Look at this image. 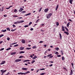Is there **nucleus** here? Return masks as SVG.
<instances>
[{
  "label": "nucleus",
  "instance_id": "nucleus-59",
  "mask_svg": "<svg viewBox=\"0 0 75 75\" xmlns=\"http://www.w3.org/2000/svg\"><path fill=\"white\" fill-rule=\"evenodd\" d=\"M49 62H50L51 63H54V62H52L51 61H50Z\"/></svg>",
  "mask_w": 75,
  "mask_h": 75
},
{
  "label": "nucleus",
  "instance_id": "nucleus-61",
  "mask_svg": "<svg viewBox=\"0 0 75 75\" xmlns=\"http://www.w3.org/2000/svg\"><path fill=\"white\" fill-rule=\"evenodd\" d=\"M14 24H17V23L16 22H15L14 23Z\"/></svg>",
  "mask_w": 75,
  "mask_h": 75
},
{
  "label": "nucleus",
  "instance_id": "nucleus-63",
  "mask_svg": "<svg viewBox=\"0 0 75 75\" xmlns=\"http://www.w3.org/2000/svg\"><path fill=\"white\" fill-rule=\"evenodd\" d=\"M6 8V9H7V10H8V9H9L10 8L9 7H8V8Z\"/></svg>",
  "mask_w": 75,
  "mask_h": 75
},
{
  "label": "nucleus",
  "instance_id": "nucleus-11",
  "mask_svg": "<svg viewBox=\"0 0 75 75\" xmlns=\"http://www.w3.org/2000/svg\"><path fill=\"white\" fill-rule=\"evenodd\" d=\"M5 62H6V61H3L0 64V65H3V64H5Z\"/></svg>",
  "mask_w": 75,
  "mask_h": 75
},
{
  "label": "nucleus",
  "instance_id": "nucleus-20",
  "mask_svg": "<svg viewBox=\"0 0 75 75\" xmlns=\"http://www.w3.org/2000/svg\"><path fill=\"white\" fill-rule=\"evenodd\" d=\"M25 52L22 51L19 52V54H23V53H24Z\"/></svg>",
  "mask_w": 75,
  "mask_h": 75
},
{
  "label": "nucleus",
  "instance_id": "nucleus-4",
  "mask_svg": "<svg viewBox=\"0 0 75 75\" xmlns=\"http://www.w3.org/2000/svg\"><path fill=\"white\" fill-rule=\"evenodd\" d=\"M17 23V24H19L20 23H24V21H18L16 22Z\"/></svg>",
  "mask_w": 75,
  "mask_h": 75
},
{
  "label": "nucleus",
  "instance_id": "nucleus-36",
  "mask_svg": "<svg viewBox=\"0 0 75 75\" xmlns=\"http://www.w3.org/2000/svg\"><path fill=\"white\" fill-rule=\"evenodd\" d=\"M31 24H32V22H30V23L29 24V25H31Z\"/></svg>",
  "mask_w": 75,
  "mask_h": 75
},
{
  "label": "nucleus",
  "instance_id": "nucleus-38",
  "mask_svg": "<svg viewBox=\"0 0 75 75\" xmlns=\"http://www.w3.org/2000/svg\"><path fill=\"white\" fill-rule=\"evenodd\" d=\"M1 11H3V8H4V7H1Z\"/></svg>",
  "mask_w": 75,
  "mask_h": 75
},
{
  "label": "nucleus",
  "instance_id": "nucleus-51",
  "mask_svg": "<svg viewBox=\"0 0 75 75\" xmlns=\"http://www.w3.org/2000/svg\"><path fill=\"white\" fill-rule=\"evenodd\" d=\"M66 30H67V32H68L69 31L68 30V28H66Z\"/></svg>",
  "mask_w": 75,
  "mask_h": 75
},
{
  "label": "nucleus",
  "instance_id": "nucleus-18",
  "mask_svg": "<svg viewBox=\"0 0 75 75\" xmlns=\"http://www.w3.org/2000/svg\"><path fill=\"white\" fill-rule=\"evenodd\" d=\"M31 47H27L26 48V50H31Z\"/></svg>",
  "mask_w": 75,
  "mask_h": 75
},
{
  "label": "nucleus",
  "instance_id": "nucleus-19",
  "mask_svg": "<svg viewBox=\"0 0 75 75\" xmlns=\"http://www.w3.org/2000/svg\"><path fill=\"white\" fill-rule=\"evenodd\" d=\"M31 13H28L25 15V16H28V15H31Z\"/></svg>",
  "mask_w": 75,
  "mask_h": 75
},
{
  "label": "nucleus",
  "instance_id": "nucleus-27",
  "mask_svg": "<svg viewBox=\"0 0 75 75\" xmlns=\"http://www.w3.org/2000/svg\"><path fill=\"white\" fill-rule=\"evenodd\" d=\"M68 23L67 24V27H69V23Z\"/></svg>",
  "mask_w": 75,
  "mask_h": 75
},
{
  "label": "nucleus",
  "instance_id": "nucleus-15",
  "mask_svg": "<svg viewBox=\"0 0 75 75\" xmlns=\"http://www.w3.org/2000/svg\"><path fill=\"white\" fill-rule=\"evenodd\" d=\"M72 74H73V71H72V70H71V72L70 74V75H72Z\"/></svg>",
  "mask_w": 75,
  "mask_h": 75
},
{
  "label": "nucleus",
  "instance_id": "nucleus-13",
  "mask_svg": "<svg viewBox=\"0 0 75 75\" xmlns=\"http://www.w3.org/2000/svg\"><path fill=\"white\" fill-rule=\"evenodd\" d=\"M18 75H24V73H18Z\"/></svg>",
  "mask_w": 75,
  "mask_h": 75
},
{
  "label": "nucleus",
  "instance_id": "nucleus-6",
  "mask_svg": "<svg viewBox=\"0 0 75 75\" xmlns=\"http://www.w3.org/2000/svg\"><path fill=\"white\" fill-rule=\"evenodd\" d=\"M24 49V47H19V50H23Z\"/></svg>",
  "mask_w": 75,
  "mask_h": 75
},
{
  "label": "nucleus",
  "instance_id": "nucleus-52",
  "mask_svg": "<svg viewBox=\"0 0 75 75\" xmlns=\"http://www.w3.org/2000/svg\"><path fill=\"white\" fill-rule=\"evenodd\" d=\"M59 6V5H58V4L57 6L56 7V8H58V7Z\"/></svg>",
  "mask_w": 75,
  "mask_h": 75
},
{
  "label": "nucleus",
  "instance_id": "nucleus-14",
  "mask_svg": "<svg viewBox=\"0 0 75 75\" xmlns=\"http://www.w3.org/2000/svg\"><path fill=\"white\" fill-rule=\"evenodd\" d=\"M62 31H65V29H64V26H62Z\"/></svg>",
  "mask_w": 75,
  "mask_h": 75
},
{
  "label": "nucleus",
  "instance_id": "nucleus-25",
  "mask_svg": "<svg viewBox=\"0 0 75 75\" xmlns=\"http://www.w3.org/2000/svg\"><path fill=\"white\" fill-rule=\"evenodd\" d=\"M6 30L8 31H10V29L9 28H6Z\"/></svg>",
  "mask_w": 75,
  "mask_h": 75
},
{
  "label": "nucleus",
  "instance_id": "nucleus-46",
  "mask_svg": "<svg viewBox=\"0 0 75 75\" xmlns=\"http://www.w3.org/2000/svg\"><path fill=\"white\" fill-rule=\"evenodd\" d=\"M34 62H35V60H33V62H31V64H33Z\"/></svg>",
  "mask_w": 75,
  "mask_h": 75
},
{
  "label": "nucleus",
  "instance_id": "nucleus-10",
  "mask_svg": "<svg viewBox=\"0 0 75 75\" xmlns=\"http://www.w3.org/2000/svg\"><path fill=\"white\" fill-rule=\"evenodd\" d=\"M22 70H27V69H28V68L23 67L22 68Z\"/></svg>",
  "mask_w": 75,
  "mask_h": 75
},
{
  "label": "nucleus",
  "instance_id": "nucleus-62",
  "mask_svg": "<svg viewBox=\"0 0 75 75\" xmlns=\"http://www.w3.org/2000/svg\"><path fill=\"white\" fill-rule=\"evenodd\" d=\"M47 50L48 51H51V49H48Z\"/></svg>",
  "mask_w": 75,
  "mask_h": 75
},
{
  "label": "nucleus",
  "instance_id": "nucleus-43",
  "mask_svg": "<svg viewBox=\"0 0 75 75\" xmlns=\"http://www.w3.org/2000/svg\"><path fill=\"white\" fill-rule=\"evenodd\" d=\"M61 55H57V57H61Z\"/></svg>",
  "mask_w": 75,
  "mask_h": 75
},
{
  "label": "nucleus",
  "instance_id": "nucleus-3",
  "mask_svg": "<svg viewBox=\"0 0 75 75\" xmlns=\"http://www.w3.org/2000/svg\"><path fill=\"white\" fill-rule=\"evenodd\" d=\"M52 13H50L47 16V18H50V17L52 16Z\"/></svg>",
  "mask_w": 75,
  "mask_h": 75
},
{
  "label": "nucleus",
  "instance_id": "nucleus-57",
  "mask_svg": "<svg viewBox=\"0 0 75 75\" xmlns=\"http://www.w3.org/2000/svg\"><path fill=\"white\" fill-rule=\"evenodd\" d=\"M34 69H31L30 71H34Z\"/></svg>",
  "mask_w": 75,
  "mask_h": 75
},
{
  "label": "nucleus",
  "instance_id": "nucleus-35",
  "mask_svg": "<svg viewBox=\"0 0 75 75\" xmlns=\"http://www.w3.org/2000/svg\"><path fill=\"white\" fill-rule=\"evenodd\" d=\"M13 17H18V16H16V15H14L13 16Z\"/></svg>",
  "mask_w": 75,
  "mask_h": 75
},
{
  "label": "nucleus",
  "instance_id": "nucleus-21",
  "mask_svg": "<svg viewBox=\"0 0 75 75\" xmlns=\"http://www.w3.org/2000/svg\"><path fill=\"white\" fill-rule=\"evenodd\" d=\"M55 50H57V51H58V50H59V48L58 47H57L55 49Z\"/></svg>",
  "mask_w": 75,
  "mask_h": 75
},
{
  "label": "nucleus",
  "instance_id": "nucleus-54",
  "mask_svg": "<svg viewBox=\"0 0 75 75\" xmlns=\"http://www.w3.org/2000/svg\"><path fill=\"white\" fill-rule=\"evenodd\" d=\"M69 21H71V22H72V20H71V19H69Z\"/></svg>",
  "mask_w": 75,
  "mask_h": 75
},
{
  "label": "nucleus",
  "instance_id": "nucleus-55",
  "mask_svg": "<svg viewBox=\"0 0 75 75\" xmlns=\"http://www.w3.org/2000/svg\"><path fill=\"white\" fill-rule=\"evenodd\" d=\"M27 62V60L23 61V62Z\"/></svg>",
  "mask_w": 75,
  "mask_h": 75
},
{
  "label": "nucleus",
  "instance_id": "nucleus-39",
  "mask_svg": "<svg viewBox=\"0 0 75 75\" xmlns=\"http://www.w3.org/2000/svg\"><path fill=\"white\" fill-rule=\"evenodd\" d=\"M45 68L41 69H40V71H42V70H45Z\"/></svg>",
  "mask_w": 75,
  "mask_h": 75
},
{
  "label": "nucleus",
  "instance_id": "nucleus-48",
  "mask_svg": "<svg viewBox=\"0 0 75 75\" xmlns=\"http://www.w3.org/2000/svg\"><path fill=\"white\" fill-rule=\"evenodd\" d=\"M12 26H13V28H15L16 27L14 25H13Z\"/></svg>",
  "mask_w": 75,
  "mask_h": 75
},
{
  "label": "nucleus",
  "instance_id": "nucleus-58",
  "mask_svg": "<svg viewBox=\"0 0 75 75\" xmlns=\"http://www.w3.org/2000/svg\"><path fill=\"white\" fill-rule=\"evenodd\" d=\"M11 55H14V53L13 52H12L11 53Z\"/></svg>",
  "mask_w": 75,
  "mask_h": 75
},
{
  "label": "nucleus",
  "instance_id": "nucleus-37",
  "mask_svg": "<svg viewBox=\"0 0 75 75\" xmlns=\"http://www.w3.org/2000/svg\"><path fill=\"white\" fill-rule=\"evenodd\" d=\"M3 36H4V35L2 34L0 35V38H1V37H3Z\"/></svg>",
  "mask_w": 75,
  "mask_h": 75
},
{
  "label": "nucleus",
  "instance_id": "nucleus-22",
  "mask_svg": "<svg viewBox=\"0 0 75 75\" xmlns=\"http://www.w3.org/2000/svg\"><path fill=\"white\" fill-rule=\"evenodd\" d=\"M11 47H9L8 48V49H6V51H8V50H11Z\"/></svg>",
  "mask_w": 75,
  "mask_h": 75
},
{
  "label": "nucleus",
  "instance_id": "nucleus-1",
  "mask_svg": "<svg viewBox=\"0 0 75 75\" xmlns=\"http://www.w3.org/2000/svg\"><path fill=\"white\" fill-rule=\"evenodd\" d=\"M51 55H52V54H48L47 56V57H49V59L52 58V57H54V56L53 55L51 56Z\"/></svg>",
  "mask_w": 75,
  "mask_h": 75
},
{
  "label": "nucleus",
  "instance_id": "nucleus-9",
  "mask_svg": "<svg viewBox=\"0 0 75 75\" xmlns=\"http://www.w3.org/2000/svg\"><path fill=\"white\" fill-rule=\"evenodd\" d=\"M21 42L23 43V44H24V43L25 42V40H24V39H22L21 40Z\"/></svg>",
  "mask_w": 75,
  "mask_h": 75
},
{
  "label": "nucleus",
  "instance_id": "nucleus-28",
  "mask_svg": "<svg viewBox=\"0 0 75 75\" xmlns=\"http://www.w3.org/2000/svg\"><path fill=\"white\" fill-rule=\"evenodd\" d=\"M16 29H15L14 30V29H12L11 30V31H12L13 32V31H15V30H16Z\"/></svg>",
  "mask_w": 75,
  "mask_h": 75
},
{
  "label": "nucleus",
  "instance_id": "nucleus-7",
  "mask_svg": "<svg viewBox=\"0 0 75 75\" xmlns=\"http://www.w3.org/2000/svg\"><path fill=\"white\" fill-rule=\"evenodd\" d=\"M23 8H20V9L18 10L19 12H21L23 10Z\"/></svg>",
  "mask_w": 75,
  "mask_h": 75
},
{
  "label": "nucleus",
  "instance_id": "nucleus-16",
  "mask_svg": "<svg viewBox=\"0 0 75 75\" xmlns=\"http://www.w3.org/2000/svg\"><path fill=\"white\" fill-rule=\"evenodd\" d=\"M55 23L56 25H57V26H58V25H59V23H58V22H56Z\"/></svg>",
  "mask_w": 75,
  "mask_h": 75
},
{
  "label": "nucleus",
  "instance_id": "nucleus-53",
  "mask_svg": "<svg viewBox=\"0 0 75 75\" xmlns=\"http://www.w3.org/2000/svg\"><path fill=\"white\" fill-rule=\"evenodd\" d=\"M33 30H34V29L33 28H31L30 29V30H31V31H33Z\"/></svg>",
  "mask_w": 75,
  "mask_h": 75
},
{
  "label": "nucleus",
  "instance_id": "nucleus-29",
  "mask_svg": "<svg viewBox=\"0 0 75 75\" xmlns=\"http://www.w3.org/2000/svg\"><path fill=\"white\" fill-rule=\"evenodd\" d=\"M45 73H42L40 74L41 75H44V74H45Z\"/></svg>",
  "mask_w": 75,
  "mask_h": 75
},
{
  "label": "nucleus",
  "instance_id": "nucleus-50",
  "mask_svg": "<svg viewBox=\"0 0 75 75\" xmlns=\"http://www.w3.org/2000/svg\"><path fill=\"white\" fill-rule=\"evenodd\" d=\"M7 40H8V41L10 40V38H7Z\"/></svg>",
  "mask_w": 75,
  "mask_h": 75
},
{
  "label": "nucleus",
  "instance_id": "nucleus-40",
  "mask_svg": "<svg viewBox=\"0 0 75 75\" xmlns=\"http://www.w3.org/2000/svg\"><path fill=\"white\" fill-rule=\"evenodd\" d=\"M4 50V48H2L0 50V51H3Z\"/></svg>",
  "mask_w": 75,
  "mask_h": 75
},
{
  "label": "nucleus",
  "instance_id": "nucleus-8",
  "mask_svg": "<svg viewBox=\"0 0 75 75\" xmlns=\"http://www.w3.org/2000/svg\"><path fill=\"white\" fill-rule=\"evenodd\" d=\"M48 11V8L45 9L44 10V11H45V13H47V11Z\"/></svg>",
  "mask_w": 75,
  "mask_h": 75
},
{
  "label": "nucleus",
  "instance_id": "nucleus-33",
  "mask_svg": "<svg viewBox=\"0 0 75 75\" xmlns=\"http://www.w3.org/2000/svg\"><path fill=\"white\" fill-rule=\"evenodd\" d=\"M55 54H57V55H58V54H59V53H58V52H56L55 53Z\"/></svg>",
  "mask_w": 75,
  "mask_h": 75
},
{
  "label": "nucleus",
  "instance_id": "nucleus-56",
  "mask_svg": "<svg viewBox=\"0 0 75 75\" xmlns=\"http://www.w3.org/2000/svg\"><path fill=\"white\" fill-rule=\"evenodd\" d=\"M18 18H19V19H21V18H22V17H18Z\"/></svg>",
  "mask_w": 75,
  "mask_h": 75
},
{
  "label": "nucleus",
  "instance_id": "nucleus-2",
  "mask_svg": "<svg viewBox=\"0 0 75 75\" xmlns=\"http://www.w3.org/2000/svg\"><path fill=\"white\" fill-rule=\"evenodd\" d=\"M21 61V59H16L14 62H20Z\"/></svg>",
  "mask_w": 75,
  "mask_h": 75
},
{
  "label": "nucleus",
  "instance_id": "nucleus-34",
  "mask_svg": "<svg viewBox=\"0 0 75 75\" xmlns=\"http://www.w3.org/2000/svg\"><path fill=\"white\" fill-rule=\"evenodd\" d=\"M47 50H46V51L45 52V53H44V54H45V55H46V54H47Z\"/></svg>",
  "mask_w": 75,
  "mask_h": 75
},
{
  "label": "nucleus",
  "instance_id": "nucleus-64",
  "mask_svg": "<svg viewBox=\"0 0 75 75\" xmlns=\"http://www.w3.org/2000/svg\"><path fill=\"white\" fill-rule=\"evenodd\" d=\"M33 59H35V57H33Z\"/></svg>",
  "mask_w": 75,
  "mask_h": 75
},
{
  "label": "nucleus",
  "instance_id": "nucleus-12",
  "mask_svg": "<svg viewBox=\"0 0 75 75\" xmlns=\"http://www.w3.org/2000/svg\"><path fill=\"white\" fill-rule=\"evenodd\" d=\"M59 35L60 39V40H62V36L61 35V34L60 33H59Z\"/></svg>",
  "mask_w": 75,
  "mask_h": 75
},
{
  "label": "nucleus",
  "instance_id": "nucleus-49",
  "mask_svg": "<svg viewBox=\"0 0 75 75\" xmlns=\"http://www.w3.org/2000/svg\"><path fill=\"white\" fill-rule=\"evenodd\" d=\"M28 74V73H27V71L26 72H25V73H23V74L24 75H25V74Z\"/></svg>",
  "mask_w": 75,
  "mask_h": 75
},
{
  "label": "nucleus",
  "instance_id": "nucleus-17",
  "mask_svg": "<svg viewBox=\"0 0 75 75\" xmlns=\"http://www.w3.org/2000/svg\"><path fill=\"white\" fill-rule=\"evenodd\" d=\"M72 1H73V0H70L69 2L70 4H72Z\"/></svg>",
  "mask_w": 75,
  "mask_h": 75
},
{
  "label": "nucleus",
  "instance_id": "nucleus-41",
  "mask_svg": "<svg viewBox=\"0 0 75 75\" xmlns=\"http://www.w3.org/2000/svg\"><path fill=\"white\" fill-rule=\"evenodd\" d=\"M17 10L16 9H15L14 10V12L16 13V12H17Z\"/></svg>",
  "mask_w": 75,
  "mask_h": 75
},
{
  "label": "nucleus",
  "instance_id": "nucleus-24",
  "mask_svg": "<svg viewBox=\"0 0 75 75\" xmlns=\"http://www.w3.org/2000/svg\"><path fill=\"white\" fill-rule=\"evenodd\" d=\"M6 31H7V30L5 29V30H2L1 31H2V32H3V33H4L5 32H6Z\"/></svg>",
  "mask_w": 75,
  "mask_h": 75
},
{
  "label": "nucleus",
  "instance_id": "nucleus-30",
  "mask_svg": "<svg viewBox=\"0 0 75 75\" xmlns=\"http://www.w3.org/2000/svg\"><path fill=\"white\" fill-rule=\"evenodd\" d=\"M26 12L25 11H23L21 12V13H25Z\"/></svg>",
  "mask_w": 75,
  "mask_h": 75
},
{
  "label": "nucleus",
  "instance_id": "nucleus-31",
  "mask_svg": "<svg viewBox=\"0 0 75 75\" xmlns=\"http://www.w3.org/2000/svg\"><path fill=\"white\" fill-rule=\"evenodd\" d=\"M18 44H17V45H15L14 46V47H18Z\"/></svg>",
  "mask_w": 75,
  "mask_h": 75
},
{
  "label": "nucleus",
  "instance_id": "nucleus-45",
  "mask_svg": "<svg viewBox=\"0 0 75 75\" xmlns=\"http://www.w3.org/2000/svg\"><path fill=\"white\" fill-rule=\"evenodd\" d=\"M66 34L67 35H69V33H68V32H66Z\"/></svg>",
  "mask_w": 75,
  "mask_h": 75
},
{
  "label": "nucleus",
  "instance_id": "nucleus-42",
  "mask_svg": "<svg viewBox=\"0 0 75 75\" xmlns=\"http://www.w3.org/2000/svg\"><path fill=\"white\" fill-rule=\"evenodd\" d=\"M41 10H42V8H41L40 9H39V12H40V11H41Z\"/></svg>",
  "mask_w": 75,
  "mask_h": 75
},
{
  "label": "nucleus",
  "instance_id": "nucleus-60",
  "mask_svg": "<svg viewBox=\"0 0 75 75\" xmlns=\"http://www.w3.org/2000/svg\"><path fill=\"white\" fill-rule=\"evenodd\" d=\"M43 42V41H40L39 42V43H42Z\"/></svg>",
  "mask_w": 75,
  "mask_h": 75
},
{
  "label": "nucleus",
  "instance_id": "nucleus-26",
  "mask_svg": "<svg viewBox=\"0 0 75 75\" xmlns=\"http://www.w3.org/2000/svg\"><path fill=\"white\" fill-rule=\"evenodd\" d=\"M24 56H21L19 57V58H23Z\"/></svg>",
  "mask_w": 75,
  "mask_h": 75
},
{
  "label": "nucleus",
  "instance_id": "nucleus-44",
  "mask_svg": "<svg viewBox=\"0 0 75 75\" xmlns=\"http://www.w3.org/2000/svg\"><path fill=\"white\" fill-rule=\"evenodd\" d=\"M40 20V19H38V20H37L36 22V23H38V21Z\"/></svg>",
  "mask_w": 75,
  "mask_h": 75
},
{
  "label": "nucleus",
  "instance_id": "nucleus-23",
  "mask_svg": "<svg viewBox=\"0 0 75 75\" xmlns=\"http://www.w3.org/2000/svg\"><path fill=\"white\" fill-rule=\"evenodd\" d=\"M37 47H36V46H35L32 47V48L34 49L35 48H37Z\"/></svg>",
  "mask_w": 75,
  "mask_h": 75
},
{
  "label": "nucleus",
  "instance_id": "nucleus-5",
  "mask_svg": "<svg viewBox=\"0 0 75 75\" xmlns=\"http://www.w3.org/2000/svg\"><path fill=\"white\" fill-rule=\"evenodd\" d=\"M0 71L1 72H2V73L4 74V72H6V71H7V70H4V69H3V70H1Z\"/></svg>",
  "mask_w": 75,
  "mask_h": 75
},
{
  "label": "nucleus",
  "instance_id": "nucleus-47",
  "mask_svg": "<svg viewBox=\"0 0 75 75\" xmlns=\"http://www.w3.org/2000/svg\"><path fill=\"white\" fill-rule=\"evenodd\" d=\"M62 59L63 61H64V57H62Z\"/></svg>",
  "mask_w": 75,
  "mask_h": 75
},
{
  "label": "nucleus",
  "instance_id": "nucleus-32",
  "mask_svg": "<svg viewBox=\"0 0 75 75\" xmlns=\"http://www.w3.org/2000/svg\"><path fill=\"white\" fill-rule=\"evenodd\" d=\"M28 26H29L28 25H25L24 26V27H25V28L26 27H28Z\"/></svg>",
  "mask_w": 75,
  "mask_h": 75
}]
</instances>
